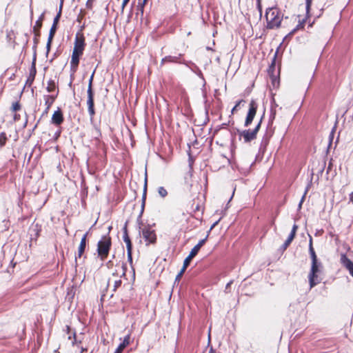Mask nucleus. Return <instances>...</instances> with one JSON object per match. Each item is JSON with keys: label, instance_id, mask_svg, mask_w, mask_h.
<instances>
[{"label": "nucleus", "instance_id": "46", "mask_svg": "<svg viewBox=\"0 0 353 353\" xmlns=\"http://www.w3.org/2000/svg\"><path fill=\"white\" fill-rule=\"evenodd\" d=\"M86 166L88 168V158L85 161Z\"/></svg>", "mask_w": 353, "mask_h": 353}, {"label": "nucleus", "instance_id": "51", "mask_svg": "<svg viewBox=\"0 0 353 353\" xmlns=\"http://www.w3.org/2000/svg\"><path fill=\"white\" fill-rule=\"evenodd\" d=\"M88 102H89V100H88V99H87V101H86V103H87L88 105Z\"/></svg>", "mask_w": 353, "mask_h": 353}, {"label": "nucleus", "instance_id": "37", "mask_svg": "<svg viewBox=\"0 0 353 353\" xmlns=\"http://www.w3.org/2000/svg\"><path fill=\"white\" fill-rule=\"evenodd\" d=\"M130 0H123V3H122V6H121V10L122 11L124 10V8L126 6V5L128 4V3L129 2Z\"/></svg>", "mask_w": 353, "mask_h": 353}, {"label": "nucleus", "instance_id": "2", "mask_svg": "<svg viewBox=\"0 0 353 353\" xmlns=\"http://www.w3.org/2000/svg\"><path fill=\"white\" fill-rule=\"evenodd\" d=\"M267 28L272 29L280 26L283 14L276 8H268L265 13Z\"/></svg>", "mask_w": 353, "mask_h": 353}, {"label": "nucleus", "instance_id": "42", "mask_svg": "<svg viewBox=\"0 0 353 353\" xmlns=\"http://www.w3.org/2000/svg\"><path fill=\"white\" fill-rule=\"evenodd\" d=\"M217 223H218V221L215 222V223H214L211 226V228H210V230H212V228H214V227Z\"/></svg>", "mask_w": 353, "mask_h": 353}, {"label": "nucleus", "instance_id": "30", "mask_svg": "<svg viewBox=\"0 0 353 353\" xmlns=\"http://www.w3.org/2000/svg\"><path fill=\"white\" fill-rule=\"evenodd\" d=\"M310 252L311 254L315 253L312 247V239L311 236H310Z\"/></svg>", "mask_w": 353, "mask_h": 353}, {"label": "nucleus", "instance_id": "43", "mask_svg": "<svg viewBox=\"0 0 353 353\" xmlns=\"http://www.w3.org/2000/svg\"><path fill=\"white\" fill-rule=\"evenodd\" d=\"M81 184L83 185H85V181L84 178L82 179Z\"/></svg>", "mask_w": 353, "mask_h": 353}, {"label": "nucleus", "instance_id": "34", "mask_svg": "<svg viewBox=\"0 0 353 353\" xmlns=\"http://www.w3.org/2000/svg\"><path fill=\"white\" fill-rule=\"evenodd\" d=\"M124 346L122 344H120L119 346L117 347L114 353H121V352L124 349Z\"/></svg>", "mask_w": 353, "mask_h": 353}, {"label": "nucleus", "instance_id": "15", "mask_svg": "<svg viewBox=\"0 0 353 353\" xmlns=\"http://www.w3.org/2000/svg\"><path fill=\"white\" fill-rule=\"evenodd\" d=\"M88 196V190L86 187H83L81 191V204L83 207L86 208V199Z\"/></svg>", "mask_w": 353, "mask_h": 353}, {"label": "nucleus", "instance_id": "48", "mask_svg": "<svg viewBox=\"0 0 353 353\" xmlns=\"http://www.w3.org/2000/svg\"><path fill=\"white\" fill-rule=\"evenodd\" d=\"M85 5H86V6H88V0H87Z\"/></svg>", "mask_w": 353, "mask_h": 353}, {"label": "nucleus", "instance_id": "25", "mask_svg": "<svg viewBox=\"0 0 353 353\" xmlns=\"http://www.w3.org/2000/svg\"><path fill=\"white\" fill-rule=\"evenodd\" d=\"M21 109V105L19 102L17 101L12 103V110L13 112H17Z\"/></svg>", "mask_w": 353, "mask_h": 353}, {"label": "nucleus", "instance_id": "14", "mask_svg": "<svg viewBox=\"0 0 353 353\" xmlns=\"http://www.w3.org/2000/svg\"><path fill=\"white\" fill-rule=\"evenodd\" d=\"M124 241L125 242L126 245H127L128 260L131 262L132 260V244H131L130 238L128 237L126 232L124 236Z\"/></svg>", "mask_w": 353, "mask_h": 353}, {"label": "nucleus", "instance_id": "18", "mask_svg": "<svg viewBox=\"0 0 353 353\" xmlns=\"http://www.w3.org/2000/svg\"><path fill=\"white\" fill-rule=\"evenodd\" d=\"M34 45H33V47H32V49H33V51L34 52L33 53H35V54L37 55V44H38V42H39V40H38V37H40V32L39 30H34Z\"/></svg>", "mask_w": 353, "mask_h": 353}, {"label": "nucleus", "instance_id": "10", "mask_svg": "<svg viewBox=\"0 0 353 353\" xmlns=\"http://www.w3.org/2000/svg\"><path fill=\"white\" fill-rule=\"evenodd\" d=\"M63 121V116L61 110L58 109L52 114L51 122L55 125H60Z\"/></svg>", "mask_w": 353, "mask_h": 353}, {"label": "nucleus", "instance_id": "45", "mask_svg": "<svg viewBox=\"0 0 353 353\" xmlns=\"http://www.w3.org/2000/svg\"><path fill=\"white\" fill-rule=\"evenodd\" d=\"M73 336H74V341H77V339H76V333H75V332H74V333H73Z\"/></svg>", "mask_w": 353, "mask_h": 353}, {"label": "nucleus", "instance_id": "40", "mask_svg": "<svg viewBox=\"0 0 353 353\" xmlns=\"http://www.w3.org/2000/svg\"><path fill=\"white\" fill-rule=\"evenodd\" d=\"M304 197H305V196H303L302 197V199H301V202H300V203H299V208H301V205H302V203H303V200H304Z\"/></svg>", "mask_w": 353, "mask_h": 353}, {"label": "nucleus", "instance_id": "7", "mask_svg": "<svg viewBox=\"0 0 353 353\" xmlns=\"http://www.w3.org/2000/svg\"><path fill=\"white\" fill-rule=\"evenodd\" d=\"M257 105L255 101H252L250 103L249 111L245 119V125L248 126L252 121L256 113Z\"/></svg>", "mask_w": 353, "mask_h": 353}, {"label": "nucleus", "instance_id": "6", "mask_svg": "<svg viewBox=\"0 0 353 353\" xmlns=\"http://www.w3.org/2000/svg\"><path fill=\"white\" fill-rule=\"evenodd\" d=\"M88 235V231H87L81 239L80 245L78 248V254L75 256V262L78 265L81 261V256L84 253L86 247V237Z\"/></svg>", "mask_w": 353, "mask_h": 353}, {"label": "nucleus", "instance_id": "3", "mask_svg": "<svg viewBox=\"0 0 353 353\" xmlns=\"http://www.w3.org/2000/svg\"><path fill=\"white\" fill-rule=\"evenodd\" d=\"M110 245V239L108 236H103L99 242L97 251L101 260H104L107 257Z\"/></svg>", "mask_w": 353, "mask_h": 353}, {"label": "nucleus", "instance_id": "29", "mask_svg": "<svg viewBox=\"0 0 353 353\" xmlns=\"http://www.w3.org/2000/svg\"><path fill=\"white\" fill-rule=\"evenodd\" d=\"M57 26H56L54 24H52L51 28H50V29L49 34H50L55 35V33L57 32Z\"/></svg>", "mask_w": 353, "mask_h": 353}, {"label": "nucleus", "instance_id": "16", "mask_svg": "<svg viewBox=\"0 0 353 353\" xmlns=\"http://www.w3.org/2000/svg\"><path fill=\"white\" fill-rule=\"evenodd\" d=\"M297 228H298V226L296 225H294V226L292 228V232H291V234H290V235L289 236V237L288 238V239L286 240V241L285 243V246L289 245L290 243L293 240V239L294 238L296 232V230H297Z\"/></svg>", "mask_w": 353, "mask_h": 353}, {"label": "nucleus", "instance_id": "38", "mask_svg": "<svg viewBox=\"0 0 353 353\" xmlns=\"http://www.w3.org/2000/svg\"><path fill=\"white\" fill-rule=\"evenodd\" d=\"M172 61V59H171V57H170L163 58V59L161 60V64H163L165 61Z\"/></svg>", "mask_w": 353, "mask_h": 353}, {"label": "nucleus", "instance_id": "39", "mask_svg": "<svg viewBox=\"0 0 353 353\" xmlns=\"http://www.w3.org/2000/svg\"><path fill=\"white\" fill-rule=\"evenodd\" d=\"M81 19H82V17L81 16V14H79L77 17V21L79 22V23H81Z\"/></svg>", "mask_w": 353, "mask_h": 353}, {"label": "nucleus", "instance_id": "41", "mask_svg": "<svg viewBox=\"0 0 353 353\" xmlns=\"http://www.w3.org/2000/svg\"><path fill=\"white\" fill-rule=\"evenodd\" d=\"M66 329H67V332H68V334H70V327L68 325H67V326H66Z\"/></svg>", "mask_w": 353, "mask_h": 353}, {"label": "nucleus", "instance_id": "35", "mask_svg": "<svg viewBox=\"0 0 353 353\" xmlns=\"http://www.w3.org/2000/svg\"><path fill=\"white\" fill-rule=\"evenodd\" d=\"M206 239L207 238L204 239H202L201 240L199 243L197 245H196V246H199V248L201 249V248L204 245V243H205L206 241Z\"/></svg>", "mask_w": 353, "mask_h": 353}, {"label": "nucleus", "instance_id": "31", "mask_svg": "<svg viewBox=\"0 0 353 353\" xmlns=\"http://www.w3.org/2000/svg\"><path fill=\"white\" fill-rule=\"evenodd\" d=\"M129 340H130L129 336H127L124 339L123 343H121L124 346V347H125L129 344Z\"/></svg>", "mask_w": 353, "mask_h": 353}, {"label": "nucleus", "instance_id": "26", "mask_svg": "<svg viewBox=\"0 0 353 353\" xmlns=\"http://www.w3.org/2000/svg\"><path fill=\"white\" fill-rule=\"evenodd\" d=\"M159 194L162 196V197H165L167 194H168V192H167V190L163 188V187H160L159 188Z\"/></svg>", "mask_w": 353, "mask_h": 353}, {"label": "nucleus", "instance_id": "17", "mask_svg": "<svg viewBox=\"0 0 353 353\" xmlns=\"http://www.w3.org/2000/svg\"><path fill=\"white\" fill-rule=\"evenodd\" d=\"M57 88L56 82L54 80L50 79L48 81V86L46 87V90L48 92H52L55 91Z\"/></svg>", "mask_w": 353, "mask_h": 353}, {"label": "nucleus", "instance_id": "47", "mask_svg": "<svg viewBox=\"0 0 353 353\" xmlns=\"http://www.w3.org/2000/svg\"><path fill=\"white\" fill-rule=\"evenodd\" d=\"M83 351H87V348L82 347L81 348V352H83Z\"/></svg>", "mask_w": 353, "mask_h": 353}, {"label": "nucleus", "instance_id": "1", "mask_svg": "<svg viewBox=\"0 0 353 353\" xmlns=\"http://www.w3.org/2000/svg\"><path fill=\"white\" fill-rule=\"evenodd\" d=\"M312 3V0L306 1V14L292 15L290 17H286L284 21V27L291 30V33L294 32L297 30L303 27L307 14L309 12Z\"/></svg>", "mask_w": 353, "mask_h": 353}, {"label": "nucleus", "instance_id": "11", "mask_svg": "<svg viewBox=\"0 0 353 353\" xmlns=\"http://www.w3.org/2000/svg\"><path fill=\"white\" fill-rule=\"evenodd\" d=\"M260 125L261 121L259 123V124L254 130H245L241 133V136L243 137L245 141H250L255 138L256 132H258L260 128Z\"/></svg>", "mask_w": 353, "mask_h": 353}, {"label": "nucleus", "instance_id": "49", "mask_svg": "<svg viewBox=\"0 0 353 353\" xmlns=\"http://www.w3.org/2000/svg\"><path fill=\"white\" fill-rule=\"evenodd\" d=\"M14 119H17V118H18V116L14 115Z\"/></svg>", "mask_w": 353, "mask_h": 353}, {"label": "nucleus", "instance_id": "8", "mask_svg": "<svg viewBox=\"0 0 353 353\" xmlns=\"http://www.w3.org/2000/svg\"><path fill=\"white\" fill-rule=\"evenodd\" d=\"M36 54L35 53H33V57H32V61L31 64V68L30 70V75L26 81V84L31 85L33 83L36 74H37V70H36Z\"/></svg>", "mask_w": 353, "mask_h": 353}, {"label": "nucleus", "instance_id": "23", "mask_svg": "<svg viewBox=\"0 0 353 353\" xmlns=\"http://www.w3.org/2000/svg\"><path fill=\"white\" fill-rule=\"evenodd\" d=\"M43 17H44V14H41V16L39 17V19L36 21V24H35V26L34 27V30H36V28L37 27L38 29L39 30L41 26H42V20L43 19Z\"/></svg>", "mask_w": 353, "mask_h": 353}, {"label": "nucleus", "instance_id": "4", "mask_svg": "<svg viewBox=\"0 0 353 353\" xmlns=\"http://www.w3.org/2000/svg\"><path fill=\"white\" fill-rule=\"evenodd\" d=\"M312 264L310 273L309 274V281L310 288H313L317 283V273L319 272V265L317 264V259L315 253L311 254Z\"/></svg>", "mask_w": 353, "mask_h": 353}, {"label": "nucleus", "instance_id": "5", "mask_svg": "<svg viewBox=\"0 0 353 353\" xmlns=\"http://www.w3.org/2000/svg\"><path fill=\"white\" fill-rule=\"evenodd\" d=\"M81 30L78 32L76 34L73 51H76L77 52H80V53L83 54V52L85 46V43L84 36L81 32Z\"/></svg>", "mask_w": 353, "mask_h": 353}, {"label": "nucleus", "instance_id": "50", "mask_svg": "<svg viewBox=\"0 0 353 353\" xmlns=\"http://www.w3.org/2000/svg\"><path fill=\"white\" fill-rule=\"evenodd\" d=\"M14 119H17V118H18V116L14 115Z\"/></svg>", "mask_w": 353, "mask_h": 353}, {"label": "nucleus", "instance_id": "19", "mask_svg": "<svg viewBox=\"0 0 353 353\" xmlns=\"http://www.w3.org/2000/svg\"><path fill=\"white\" fill-rule=\"evenodd\" d=\"M63 0H61L60 6H59V11L57 14V15L55 16V17L54 18V20H53V23L52 24H54L56 26H57V24H58L61 15V9H62V6H63Z\"/></svg>", "mask_w": 353, "mask_h": 353}, {"label": "nucleus", "instance_id": "36", "mask_svg": "<svg viewBox=\"0 0 353 353\" xmlns=\"http://www.w3.org/2000/svg\"><path fill=\"white\" fill-rule=\"evenodd\" d=\"M242 102H244V101L243 100H241L239 101L236 104V105L233 108V109L232 110V113H234V111L237 109V108L240 105V104L242 103Z\"/></svg>", "mask_w": 353, "mask_h": 353}, {"label": "nucleus", "instance_id": "13", "mask_svg": "<svg viewBox=\"0 0 353 353\" xmlns=\"http://www.w3.org/2000/svg\"><path fill=\"white\" fill-rule=\"evenodd\" d=\"M58 92H59V91L57 90V94L55 95L51 94V95H46V96H44L45 104L46 105V108L43 111L42 115H44L45 114L48 113V110L50 109V106L52 105V104L54 101V100H55V99H56V97H57V96L58 94Z\"/></svg>", "mask_w": 353, "mask_h": 353}, {"label": "nucleus", "instance_id": "33", "mask_svg": "<svg viewBox=\"0 0 353 353\" xmlns=\"http://www.w3.org/2000/svg\"><path fill=\"white\" fill-rule=\"evenodd\" d=\"M185 268H184L183 267L182 268V269L181 270L180 272L178 274V275L176 276V279H180V278L182 276V275L183 274V273L185 272Z\"/></svg>", "mask_w": 353, "mask_h": 353}, {"label": "nucleus", "instance_id": "12", "mask_svg": "<svg viewBox=\"0 0 353 353\" xmlns=\"http://www.w3.org/2000/svg\"><path fill=\"white\" fill-rule=\"evenodd\" d=\"M143 236L146 241L151 243H155L157 239L154 231L150 229H144L143 230Z\"/></svg>", "mask_w": 353, "mask_h": 353}, {"label": "nucleus", "instance_id": "22", "mask_svg": "<svg viewBox=\"0 0 353 353\" xmlns=\"http://www.w3.org/2000/svg\"><path fill=\"white\" fill-rule=\"evenodd\" d=\"M344 265L346 267L347 269H348L350 273L353 276V263L350 260L346 259L344 261Z\"/></svg>", "mask_w": 353, "mask_h": 353}, {"label": "nucleus", "instance_id": "20", "mask_svg": "<svg viewBox=\"0 0 353 353\" xmlns=\"http://www.w3.org/2000/svg\"><path fill=\"white\" fill-rule=\"evenodd\" d=\"M54 37V35H53V34H49V35H48V41H47V43H46V57H48V53L50 50V48H51V45H52V42Z\"/></svg>", "mask_w": 353, "mask_h": 353}, {"label": "nucleus", "instance_id": "24", "mask_svg": "<svg viewBox=\"0 0 353 353\" xmlns=\"http://www.w3.org/2000/svg\"><path fill=\"white\" fill-rule=\"evenodd\" d=\"M199 250L200 249L199 248V246L195 245L190 252L189 256L192 258H194L196 255Z\"/></svg>", "mask_w": 353, "mask_h": 353}, {"label": "nucleus", "instance_id": "9", "mask_svg": "<svg viewBox=\"0 0 353 353\" xmlns=\"http://www.w3.org/2000/svg\"><path fill=\"white\" fill-rule=\"evenodd\" d=\"M83 54L80 52H77L76 51H72L71 61H70V67L71 70L75 72L77 69V67L79 63L80 57Z\"/></svg>", "mask_w": 353, "mask_h": 353}, {"label": "nucleus", "instance_id": "28", "mask_svg": "<svg viewBox=\"0 0 353 353\" xmlns=\"http://www.w3.org/2000/svg\"><path fill=\"white\" fill-rule=\"evenodd\" d=\"M192 259L193 258L190 257L188 255V256L184 260L183 267L186 269L188 268V266L189 265V264H190V261H192Z\"/></svg>", "mask_w": 353, "mask_h": 353}, {"label": "nucleus", "instance_id": "44", "mask_svg": "<svg viewBox=\"0 0 353 353\" xmlns=\"http://www.w3.org/2000/svg\"><path fill=\"white\" fill-rule=\"evenodd\" d=\"M350 201L353 202V192L350 194Z\"/></svg>", "mask_w": 353, "mask_h": 353}, {"label": "nucleus", "instance_id": "21", "mask_svg": "<svg viewBox=\"0 0 353 353\" xmlns=\"http://www.w3.org/2000/svg\"><path fill=\"white\" fill-rule=\"evenodd\" d=\"M8 140L7 135L6 132H2L0 133V149H1L3 146H5L6 141Z\"/></svg>", "mask_w": 353, "mask_h": 353}, {"label": "nucleus", "instance_id": "32", "mask_svg": "<svg viewBox=\"0 0 353 353\" xmlns=\"http://www.w3.org/2000/svg\"><path fill=\"white\" fill-rule=\"evenodd\" d=\"M92 105H93L92 100L91 97H90V110H89L90 114H94V110L92 108Z\"/></svg>", "mask_w": 353, "mask_h": 353}, {"label": "nucleus", "instance_id": "27", "mask_svg": "<svg viewBox=\"0 0 353 353\" xmlns=\"http://www.w3.org/2000/svg\"><path fill=\"white\" fill-rule=\"evenodd\" d=\"M94 192H97L99 190V183L97 177L94 176Z\"/></svg>", "mask_w": 353, "mask_h": 353}]
</instances>
